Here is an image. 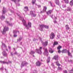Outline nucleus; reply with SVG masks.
I'll return each instance as SVG.
<instances>
[{
	"label": "nucleus",
	"instance_id": "1",
	"mask_svg": "<svg viewBox=\"0 0 73 73\" xmlns=\"http://www.w3.org/2000/svg\"><path fill=\"white\" fill-rule=\"evenodd\" d=\"M44 27L46 29H48L49 28L48 26H46L44 25H40V28H39V29L41 31H42Z\"/></svg>",
	"mask_w": 73,
	"mask_h": 73
},
{
	"label": "nucleus",
	"instance_id": "2",
	"mask_svg": "<svg viewBox=\"0 0 73 73\" xmlns=\"http://www.w3.org/2000/svg\"><path fill=\"white\" fill-rule=\"evenodd\" d=\"M50 39H53L55 37V34L54 33L52 32L51 33L50 35Z\"/></svg>",
	"mask_w": 73,
	"mask_h": 73
},
{
	"label": "nucleus",
	"instance_id": "3",
	"mask_svg": "<svg viewBox=\"0 0 73 73\" xmlns=\"http://www.w3.org/2000/svg\"><path fill=\"white\" fill-rule=\"evenodd\" d=\"M41 63L39 61L36 62V66H41Z\"/></svg>",
	"mask_w": 73,
	"mask_h": 73
},
{
	"label": "nucleus",
	"instance_id": "4",
	"mask_svg": "<svg viewBox=\"0 0 73 73\" xmlns=\"http://www.w3.org/2000/svg\"><path fill=\"white\" fill-rule=\"evenodd\" d=\"M53 59L55 60H58V55L54 56V57L53 58Z\"/></svg>",
	"mask_w": 73,
	"mask_h": 73
},
{
	"label": "nucleus",
	"instance_id": "5",
	"mask_svg": "<svg viewBox=\"0 0 73 73\" xmlns=\"http://www.w3.org/2000/svg\"><path fill=\"white\" fill-rule=\"evenodd\" d=\"M44 54L46 56H48V53L47 48L45 49V51L44 52Z\"/></svg>",
	"mask_w": 73,
	"mask_h": 73
},
{
	"label": "nucleus",
	"instance_id": "6",
	"mask_svg": "<svg viewBox=\"0 0 73 73\" xmlns=\"http://www.w3.org/2000/svg\"><path fill=\"white\" fill-rule=\"evenodd\" d=\"M8 29H8V28H5V27H4V29H3V31L2 32V33H4L6 31H8Z\"/></svg>",
	"mask_w": 73,
	"mask_h": 73
},
{
	"label": "nucleus",
	"instance_id": "7",
	"mask_svg": "<svg viewBox=\"0 0 73 73\" xmlns=\"http://www.w3.org/2000/svg\"><path fill=\"white\" fill-rule=\"evenodd\" d=\"M36 52L38 54H40L41 53V50L40 49H36Z\"/></svg>",
	"mask_w": 73,
	"mask_h": 73
},
{
	"label": "nucleus",
	"instance_id": "8",
	"mask_svg": "<svg viewBox=\"0 0 73 73\" xmlns=\"http://www.w3.org/2000/svg\"><path fill=\"white\" fill-rule=\"evenodd\" d=\"M3 55L4 57H7V54L5 52V51H3Z\"/></svg>",
	"mask_w": 73,
	"mask_h": 73
},
{
	"label": "nucleus",
	"instance_id": "9",
	"mask_svg": "<svg viewBox=\"0 0 73 73\" xmlns=\"http://www.w3.org/2000/svg\"><path fill=\"white\" fill-rule=\"evenodd\" d=\"M52 12H53L52 10H49L46 13L48 15H49V14H50Z\"/></svg>",
	"mask_w": 73,
	"mask_h": 73
},
{
	"label": "nucleus",
	"instance_id": "10",
	"mask_svg": "<svg viewBox=\"0 0 73 73\" xmlns=\"http://www.w3.org/2000/svg\"><path fill=\"white\" fill-rule=\"evenodd\" d=\"M48 41H46L45 42L43 43V45L44 46H46L48 45Z\"/></svg>",
	"mask_w": 73,
	"mask_h": 73
},
{
	"label": "nucleus",
	"instance_id": "11",
	"mask_svg": "<svg viewBox=\"0 0 73 73\" xmlns=\"http://www.w3.org/2000/svg\"><path fill=\"white\" fill-rule=\"evenodd\" d=\"M55 3L56 4L59 5V4H60V2H59V1L58 0H56Z\"/></svg>",
	"mask_w": 73,
	"mask_h": 73
},
{
	"label": "nucleus",
	"instance_id": "12",
	"mask_svg": "<svg viewBox=\"0 0 73 73\" xmlns=\"http://www.w3.org/2000/svg\"><path fill=\"white\" fill-rule=\"evenodd\" d=\"M23 25H24V26H25L26 27H27V25H26V22L25 20H23Z\"/></svg>",
	"mask_w": 73,
	"mask_h": 73
},
{
	"label": "nucleus",
	"instance_id": "13",
	"mask_svg": "<svg viewBox=\"0 0 73 73\" xmlns=\"http://www.w3.org/2000/svg\"><path fill=\"white\" fill-rule=\"evenodd\" d=\"M68 56H70L71 57H72L71 53H70V52L69 51V50L68 51Z\"/></svg>",
	"mask_w": 73,
	"mask_h": 73
},
{
	"label": "nucleus",
	"instance_id": "14",
	"mask_svg": "<svg viewBox=\"0 0 73 73\" xmlns=\"http://www.w3.org/2000/svg\"><path fill=\"white\" fill-rule=\"evenodd\" d=\"M47 9V8L46 7L44 6L43 7V11L46 12Z\"/></svg>",
	"mask_w": 73,
	"mask_h": 73
},
{
	"label": "nucleus",
	"instance_id": "15",
	"mask_svg": "<svg viewBox=\"0 0 73 73\" xmlns=\"http://www.w3.org/2000/svg\"><path fill=\"white\" fill-rule=\"evenodd\" d=\"M56 65L58 66H60V64L59 63L58 61L56 62Z\"/></svg>",
	"mask_w": 73,
	"mask_h": 73
},
{
	"label": "nucleus",
	"instance_id": "16",
	"mask_svg": "<svg viewBox=\"0 0 73 73\" xmlns=\"http://www.w3.org/2000/svg\"><path fill=\"white\" fill-rule=\"evenodd\" d=\"M70 5L71 6H73V0H72L70 1Z\"/></svg>",
	"mask_w": 73,
	"mask_h": 73
},
{
	"label": "nucleus",
	"instance_id": "17",
	"mask_svg": "<svg viewBox=\"0 0 73 73\" xmlns=\"http://www.w3.org/2000/svg\"><path fill=\"white\" fill-rule=\"evenodd\" d=\"M49 52H50L52 53L53 52V51L52 50V49L51 48H49Z\"/></svg>",
	"mask_w": 73,
	"mask_h": 73
},
{
	"label": "nucleus",
	"instance_id": "18",
	"mask_svg": "<svg viewBox=\"0 0 73 73\" xmlns=\"http://www.w3.org/2000/svg\"><path fill=\"white\" fill-rule=\"evenodd\" d=\"M35 53V52L34 51L31 50V52H29V54H33Z\"/></svg>",
	"mask_w": 73,
	"mask_h": 73
},
{
	"label": "nucleus",
	"instance_id": "19",
	"mask_svg": "<svg viewBox=\"0 0 73 73\" xmlns=\"http://www.w3.org/2000/svg\"><path fill=\"white\" fill-rule=\"evenodd\" d=\"M64 1L66 4H68L69 3L68 0H64Z\"/></svg>",
	"mask_w": 73,
	"mask_h": 73
},
{
	"label": "nucleus",
	"instance_id": "20",
	"mask_svg": "<svg viewBox=\"0 0 73 73\" xmlns=\"http://www.w3.org/2000/svg\"><path fill=\"white\" fill-rule=\"evenodd\" d=\"M67 50H62V53H65L66 52Z\"/></svg>",
	"mask_w": 73,
	"mask_h": 73
},
{
	"label": "nucleus",
	"instance_id": "21",
	"mask_svg": "<svg viewBox=\"0 0 73 73\" xmlns=\"http://www.w3.org/2000/svg\"><path fill=\"white\" fill-rule=\"evenodd\" d=\"M66 29L67 30H68L69 29V28L68 27V25H66Z\"/></svg>",
	"mask_w": 73,
	"mask_h": 73
},
{
	"label": "nucleus",
	"instance_id": "22",
	"mask_svg": "<svg viewBox=\"0 0 73 73\" xmlns=\"http://www.w3.org/2000/svg\"><path fill=\"white\" fill-rule=\"evenodd\" d=\"M69 72L70 73H73V68L72 69V70H69Z\"/></svg>",
	"mask_w": 73,
	"mask_h": 73
},
{
	"label": "nucleus",
	"instance_id": "23",
	"mask_svg": "<svg viewBox=\"0 0 73 73\" xmlns=\"http://www.w3.org/2000/svg\"><path fill=\"white\" fill-rule=\"evenodd\" d=\"M58 44V42H54V45H57Z\"/></svg>",
	"mask_w": 73,
	"mask_h": 73
},
{
	"label": "nucleus",
	"instance_id": "24",
	"mask_svg": "<svg viewBox=\"0 0 73 73\" xmlns=\"http://www.w3.org/2000/svg\"><path fill=\"white\" fill-rule=\"evenodd\" d=\"M24 9H26L27 11H28L29 10V8L28 7H24Z\"/></svg>",
	"mask_w": 73,
	"mask_h": 73
},
{
	"label": "nucleus",
	"instance_id": "25",
	"mask_svg": "<svg viewBox=\"0 0 73 73\" xmlns=\"http://www.w3.org/2000/svg\"><path fill=\"white\" fill-rule=\"evenodd\" d=\"M1 19H5V17L3 15H2L1 17Z\"/></svg>",
	"mask_w": 73,
	"mask_h": 73
},
{
	"label": "nucleus",
	"instance_id": "26",
	"mask_svg": "<svg viewBox=\"0 0 73 73\" xmlns=\"http://www.w3.org/2000/svg\"><path fill=\"white\" fill-rule=\"evenodd\" d=\"M28 25L29 26V27H31V24L30 22H29L28 23Z\"/></svg>",
	"mask_w": 73,
	"mask_h": 73
},
{
	"label": "nucleus",
	"instance_id": "27",
	"mask_svg": "<svg viewBox=\"0 0 73 73\" xmlns=\"http://www.w3.org/2000/svg\"><path fill=\"white\" fill-rule=\"evenodd\" d=\"M30 14L31 15H32L34 14L33 13V11H31L30 12Z\"/></svg>",
	"mask_w": 73,
	"mask_h": 73
},
{
	"label": "nucleus",
	"instance_id": "28",
	"mask_svg": "<svg viewBox=\"0 0 73 73\" xmlns=\"http://www.w3.org/2000/svg\"><path fill=\"white\" fill-rule=\"evenodd\" d=\"M61 48H62L61 46H59L58 47L57 49L58 50H60Z\"/></svg>",
	"mask_w": 73,
	"mask_h": 73
},
{
	"label": "nucleus",
	"instance_id": "29",
	"mask_svg": "<svg viewBox=\"0 0 73 73\" xmlns=\"http://www.w3.org/2000/svg\"><path fill=\"white\" fill-rule=\"evenodd\" d=\"M1 63H3V64H5V63H7V64H8V63L7 62H4V61H1Z\"/></svg>",
	"mask_w": 73,
	"mask_h": 73
},
{
	"label": "nucleus",
	"instance_id": "30",
	"mask_svg": "<svg viewBox=\"0 0 73 73\" xmlns=\"http://www.w3.org/2000/svg\"><path fill=\"white\" fill-rule=\"evenodd\" d=\"M58 70H62V69L61 67H58Z\"/></svg>",
	"mask_w": 73,
	"mask_h": 73
},
{
	"label": "nucleus",
	"instance_id": "31",
	"mask_svg": "<svg viewBox=\"0 0 73 73\" xmlns=\"http://www.w3.org/2000/svg\"><path fill=\"white\" fill-rule=\"evenodd\" d=\"M50 62V60L49 59H48L47 60V63H48L49 62Z\"/></svg>",
	"mask_w": 73,
	"mask_h": 73
},
{
	"label": "nucleus",
	"instance_id": "32",
	"mask_svg": "<svg viewBox=\"0 0 73 73\" xmlns=\"http://www.w3.org/2000/svg\"><path fill=\"white\" fill-rule=\"evenodd\" d=\"M32 15H33V17H36V14H32Z\"/></svg>",
	"mask_w": 73,
	"mask_h": 73
},
{
	"label": "nucleus",
	"instance_id": "33",
	"mask_svg": "<svg viewBox=\"0 0 73 73\" xmlns=\"http://www.w3.org/2000/svg\"><path fill=\"white\" fill-rule=\"evenodd\" d=\"M17 33V31L15 30H14V32H13V33L15 34Z\"/></svg>",
	"mask_w": 73,
	"mask_h": 73
},
{
	"label": "nucleus",
	"instance_id": "34",
	"mask_svg": "<svg viewBox=\"0 0 73 73\" xmlns=\"http://www.w3.org/2000/svg\"><path fill=\"white\" fill-rule=\"evenodd\" d=\"M34 1H33V4H34L35 3V1H36L35 0H34Z\"/></svg>",
	"mask_w": 73,
	"mask_h": 73
},
{
	"label": "nucleus",
	"instance_id": "35",
	"mask_svg": "<svg viewBox=\"0 0 73 73\" xmlns=\"http://www.w3.org/2000/svg\"><path fill=\"white\" fill-rule=\"evenodd\" d=\"M64 73H68L67 71L66 70H64Z\"/></svg>",
	"mask_w": 73,
	"mask_h": 73
},
{
	"label": "nucleus",
	"instance_id": "36",
	"mask_svg": "<svg viewBox=\"0 0 73 73\" xmlns=\"http://www.w3.org/2000/svg\"><path fill=\"white\" fill-rule=\"evenodd\" d=\"M6 23L7 24H8L9 25H10V23H9V22L8 21H6Z\"/></svg>",
	"mask_w": 73,
	"mask_h": 73
},
{
	"label": "nucleus",
	"instance_id": "37",
	"mask_svg": "<svg viewBox=\"0 0 73 73\" xmlns=\"http://www.w3.org/2000/svg\"><path fill=\"white\" fill-rule=\"evenodd\" d=\"M5 11H4V10H3V14H5Z\"/></svg>",
	"mask_w": 73,
	"mask_h": 73
},
{
	"label": "nucleus",
	"instance_id": "38",
	"mask_svg": "<svg viewBox=\"0 0 73 73\" xmlns=\"http://www.w3.org/2000/svg\"><path fill=\"white\" fill-rule=\"evenodd\" d=\"M17 36V35H14V37H16Z\"/></svg>",
	"mask_w": 73,
	"mask_h": 73
},
{
	"label": "nucleus",
	"instance_id": "39",
	"mask_svg": "<svg viewBox=\"0 0 73 73\" xmlns=\"http://www.w3.org/2000/svg\"><path fill=\"white\" fill-rule=\"evenodd\" d=\"M13 1H14V2H16L17 0H11Z\"/></svg>",
	"mask_w": 73,
	"mask_h": 73
},
{
	"label": "nucleus",
	"instance_id": "40",
	"mask_svg": "<svg viewBox=\"0 0 73 73\" xmlns=\"http://www.w3.org/2000/svg\"><path fill=\"white\" fill-rule=\"evenodd\" d=\"M49 3H50V4L51 5V6H52V3H51V2H49Z\"/></svg>",
	"mask_w": 73,
	"mask_h": 73
},
{
	"label": "nucleus",
	"instance_id": "41",
	"mask_svg": "<svg viewBox=\"0 0 73 73\" xmlns=\"http://www.w3.org/2000/svg\"><path fill=\"white\" fill-rule=\"evenodd\" d=\"M58 53H60L61 51L60 50H59L58 51Z\"/></svg>",
	"mask_w": 73,
	"mask_h": 73
},
{
	"label": "nucleus",
	"instance_id": "42",
	"mask_svg": "<svg viewBox=\"0 0 73 73\" xmlns=\"http://www.w3.org/2000/svg\"><path fill=\"white\" fill-rule=\"evenodd\" d=\"M51 65H52V66H54V65L53 63H52V64H51Z\"/></svg>",
	"mask_w": 73,
	"mask_h": 73
},
{
	"label": "nucleus",
	"instance_id": "43",
	"mask_svg": "<svg viewBox=\"0 0 73 73\" xmlns=\"http://www.w3.org/2000/svg\"><path fill=\"white\" fill-rule=\"evenodd\" d=\"M64 5H62L63 7L64 8V7H66V5H65L64 7Z\"/></svg>",
	"mask_w": 73,
	"mask_h": 73
},
{
	"label": "nucleus",
	"instance_id": "44",
	"mask_svg": "<svg viewBox=\"0 0 73 73\" xmlns=\"http://www.w3.org/2000/svg\"><path fill=\"white\" fill-rule=\"evenodd\" d=\"M45 11H41V13H44V12H45Z\"/></svg>",
	"mask_w": 73,
	"mask_h": 73
},
{
	"label": "nucleus",
	"instance_id": "45",
	"mask_svg": "<svg viewBox=\"0 0 73 73\" xmlns=\"http://www.w3.org/2000/svg\"><path fill=\"white\" fill-rule=\"evenodd\" d=\"M39 49H40V50H41V49H42V47H40V48H39Z\"/></svg>",
	"mask_w": 73,
	"mask_h": 73
},
{
	"label": "nucleus",
	"instance_id": "46",
	"mask_svg": "<svg viewBox=\"0 0 73 73\" xmlns=\"http://www.w3.org/2000/svg\"><path fill=\"white\" fill-rule=\"evenodd\" d=\"M15 54H17V52H15L14 53Z\"/></svg>",
	"mask_w": 73,
	"mask_h": 73
},
{
	"label": "nucleus",
	"instance_id": "47",
	"mask_svg": "<svg viewBox=\"0 0 73 73\" xmlns=\"http://www.w3.org/2000/svg\"><path fill=\"white\" fill-rule=\"evenodd\" d=\"M54 23H56V21H54Z\"/></svg>",
	"mask_w": 73,
	"mask_h": 73
},
{
	"label": "nucleus",
	"instance_id": "48",
	"mask_svg": "<svg viewBox=\"0 0 73 73\" xmlns=\"http://www.w3.org/2000/svg\"><path fill=\"white\" fill-rule=\"evenodd\" d=\"M11 55L12 56H13V54H12V53H11Z\"/></svg>",
	"mask_w": 73,
	"mask_h": 73
},
{
	"label": "nucleus",
	"instance_id": "49",
	"mask_svg": "<svg viewBox=\"0 0 73 73\" xmlns=\"http://www.w3.org/2000/svg\"><path fill=\"white\" fill-rule=\"evenodd\" d=\"M53 15H52V16H51V17L52 18H53Z\"/></svg>",
	"mask_w": 73,
	"mask_h": 73
},
{
	"label": "nucleus",
	"instance_id": "50",
	"mask_svg": "<svg viewBox=\"0 0 73 73\" xmlns=\"http://www.w3.org/2000/svg\"><path fill=\"white\" fill-rule=\"evenodd\" d=\"M21 0H18V1H20Z\"/></svg>",
	"mask_w": 73,
	"mask_h": 73
},
{
	"label": "nucleus",
	"instance_id": "51",
	"mask_svg": "<svg viewBox=\"0 0 73 73\" xmlns=\"http://www.w3.org/2000/svg\"><path fill=\"white\" fill-rule=\"evenodd\" d=\"M1 0H0V3H1Z\"/></svg>",
	"mask_w": 73,
	"mask_h": 73
},
{
	"label": "nucleus",
	"instance_id": "52",
	"mask_svg": "<svg viewBox=\"0 0 73 73\" xmlns=\"http://www.w3.org/2000/svg\"><path fill=\"white\" fill-rule=\"evenodd\" d=\"M6 50L7 51L8 50L7 49H6Z\"/></svg>",
	"mask_w": 73,
	"mask_h": 73
},
{
	"label": "nucleus",
	"instance_id": "53",
	"mask_svg": "<svg viewBox=\"0 0 73 73\" xmlns=\"http://www.w3.org/2000/svg\"><path fill=\"white\" fill-rule=\"evenodd\" d=\"M33 57H35V56L34 55H33Z\"/></svg>",
	"mask_w": 73,
	"mask_h": 73
},
{
	"label": "nucleus",
	"instance_id": "54",
	"mask_svg": "<svg viewBox=\"0 0 73 73\" xmlns=\"http://www.w3.org/2000/svg\"><path fill=\"white\" fill-rule=\"evenodd\" d=\"M18 33H19V31H18Z\"/></svg>",
	"mask_w": 73,
	"mask_h": 73
}]
</instances>
